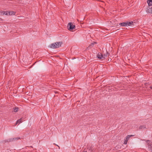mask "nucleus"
Returning a JSON list of instances; mask_svg holds the SVG:
<instances>
[{
    "label": "nucleus",
    "mask_w": 152,
    "mask_h": 152,
    "mask_svg": "<svg viewBox=\"0 0 152 152\" xmlns=\"http://www.w3.org/2000/svg\"><path fill=\"white\" fill-rule=\"evenodd\" d=\"M62 43V42H56L51 44L49 47L53 49L58 48L61 46V45Z\"/></svg>",
    "instance_id": "1"
},
{
    "label": "nucleus",
    "mask_w": 152,
    "mask_h": 152,
    "mask_svg": "<svg viewBox=\"0 0 152 152\" xmlns=\"http://www.w3.org/2000/svg\"><path fill=\"white\" fill-rule=\"evenodd\" d=\"M67 27L69 30H72L75 28V26L73 25L72 23L71 22L68 24Z\"/></svg>",
    "instance_id": "2"
},
{
    "label": "nucleus",
    "mask_w": 152,
    "mask_h": 152,
    "mask_svg": "<svg viewBox=\"0 0 152 152\" xmlns=\"http://www.w3.org/2000/svg\"><path fill=\"white\" fill-rule=\"evenodd\" d=\"M96 57L98 59L102 60H104L106 58L102 54L100 53H98V54L97 55Z\"/></svg>",
    "instance_id": "3"
},
{
    "label": "nucleus",
    "mask_w": 152,
    "mask_h": 152,
    "mask_svg": "<svg viewBox=\"0 0 152 152\" xmlns=\"http://www.w3.org/2000/svg\"><path fill=\"white\" fill-rule=\"evenodd\" d=\"M133 136V135H127L126 137V138L125 139V140L124 142V144H125V145L126 144L129 138H130L132 136Z\"/></svg>",
    "instance_id": "4"
},
{
    "label": "nucleus",
    "mask_w": 152,
    "mask_h": 152,
    "mask_svg": "<svg viewBox=\"0 0 152 152\" xmlns=\"http://www.w3.org/2000/svg\"><path fill=\"white\" fill-rule=\"evenodd\" d=\"M134 24V23L133 21L127 22H125L124 26H130Z\"/></svg>",
    "instance_id": "5"
},
{
    "label": "nucleus",
    "mask_w": 152,
    "mask_h": 152,
    "mask_svg": "<svg viewBox=\"0 0 152 152\" xmlns=\"http://www.w3.org/2000/svg\"><path fill=\"white\" fill-rule=\"evenodd\" d=\"M146 11L148 13L152 14V7L150 8L149 7L147 8Z\"/></svg>",
    "instance_id": "6"
},
{
    "label": "nucleus",
    "mask_w": 152,
    "mask_h": 152,
    "mask_svg": "<svg viewBox=\"0 0 152 152\" xmlns=\"http://www.w3.org/2000/svg\"><path fill=\"white\" fill-rule=\"evenodd\" d=\"M20 138L19 137H15V138H11V139H10V140L9 141H14L15 140H17L19 139H20Z\"/></svg>",
    "instance_id": "7"
},
{
    "label": "nucleus",
    "mask_w": 152,
    "mask_h": 152,
    "mask_svg": "<svg viewBox=\"0 0 152 152\" xmlns=\"http://www.w3.org/2000/svg\"><path fill=\"white\" fill-rule=\"evenodd\" d=\"M147 2L149 6H152V0H147Z\"/></svg>",
    "instance_id": "8"
},
{
    "label": "nucleus",
    "mask_w": 152,
    "mask_h": 152,
    "mask_svg": "<svg viewBox=\"0 0 152 152\" xmlns=\"http://www.w3.org/2000/svg\"><path fill=\"white\" fill-rule=\"evenodd\" d=\"M152 145V142H151V143H150V145H148V148L151 152H152V146H151Z\"/></svg>",
    "instance_id": "9"
},
{
    "label": "nucleus",
    "mask_w": 152,
    "mask_h": 152,
    "mask_svg": "<svg viewBox=\"0 0 152 152\" xmlns=\"http://www.w3.org/2000/svg\"><path fill=\"white\" fill-rule=\"evenodd\" d=\"M10 12H9V11H6V12L3 11L2 13V14H3V15L5 14V15H8V14H9L10 15Z\"/></svg>",
    "instance_id": "10"
},
{
    "label": "nucleus",
    "mask_w": 152,
    "mask_h": 152,
    "mask_svg": "<svg viewBox=\"0 0 152 152\" xmlns=\"http://www.w3.org/2000/svg\"><path fill=\"white\" fill-rule=\"evenodd\" d=\"M97 42H93L91 44L89 45V47H90V48H91L92 47H93V46L95 44H97Z\"/></svg>",
    "instance_id": "11"
},
{
    "label": "nucleus",
    "mask_w": 152,
    "mask_h": 152,
    "mask_svg": "<svg viewBox=\"0 0 152 152\" xmlns=\"http://www.w3.org/2000/svg\"><path fill=\"white\" fill-rule=\"evenodd\" d=\"M22 122V118H20L17 121L16 123V124H17L18 123L20 124V123H21V122Z\"/></svg>",
    "instance_id": "12"
},
{
    "label": "nucleus",
    "mask_w": 152,
    "mask_h": 152,
    "mask_svg": "<svg viewBox=\"0 0 152 152\" xmlns=\"http://www.w3.org/2000/svg\"><path fill=\"white\" fill-rule=\"evenodd\" d=\"M146 126H145V125H142L140 126L139 127V129H144L145 128Z\"/></svg>",
    "instance_id": "13"
},
{
    "label": "nucleus",
    "mask_w": 152,
    "mask_h": 152,
    "mask_svg": "<svg viewBox=\"0 0 152 152\" xmlns=\"http://www.w3.org/2000/svg\"><path fill=\"white\" fill-rule=\"evenodd\" d=\"M109 53H108L107 51L106 50V53L105 54H104L103 56L105 58V57H106L108 56H109Z\"/></svg>",
    "instance_id": "14"
},
{
    "label": "nucleus",
    "mask_w": 152,
    "mask_h": 152,
    "mask_svg": "<svg viewBox=\"0 0 152 152\" xmlns=\"http://www.w3.org/2000/svg\"><path fill=\"white\" fill-rule=\"evenodd\" d=\"M145 141L147 142V144L148 145H150V143H151L150 142L151 141L149 140H145Z\"/></svg>",
    "instance_id": "15"
},
{
    "label": "nucleus",
    "mask_w": 152,
    "mask_h": 152,
    "mask_svg": "<svg viewBox=\"0 0 152 152\" xmlns=\"http://www.w3.org/2000/svg\"><path fill=\"white\" fill-rule=\"evenodd\" d=\"M18 109L19 108H18V107L14 108H13L14 110V111L15 112H18Z\"/></svg>",
    "instance_id": "16"
},
{
    "label": "nucleus",
    "mask_w": 152,
    "mask_h": 152,
    "mask_svg": "<svg viewBox=\"0 0 152 152\" xmlns=\"http://www.w3.org/2000/svg\"><path fill=\"white\" fill-rule=\"evenodd\" d=\"M125 22H122L119 23V25L122 26H124Z\"/></svg>",
    "instance_id": "17"
},
{
    "label": "nucleus",
    "mask_w": 152,
    "mask_h": 152,
    "mask_svg": "<svg viewBox=\"0 0 152 152\" xmlns=\"http://www.w3.org/2000/svg\"><path fill=\"white\" fill-rule=\"evenodd\" d=\"M10 140V139H9L8 140H5L4 141L5 142H12V141H9Z\"/></svg>",
    "instance_id": "18"
},
{
    "label": "nucleus",
    "mask_w": 152,
    "mask_h": 152,
    "mask_svg": "<svg viewBox=\"0 0 152 152\" xmlns=\"http://www.w3.org/2000/svg\"><path fill=\"white\" fill-rule=\"evenodd\" d=\"M150 88L151 89H152V86H150Z\"/></svg>",
    "instance_id": "19"
},
{
    "label": "nucleus",
    "mask_w": 152,
    "mask_h": 152,
    "mask_svg": "<svg viewBox=\"0 0 152 152\" xmlns=\"http://www.w3.org/2000/svg\"><path fill=\"white\" fill-rule=\"evenodd\" d=\"M30 147H31V148H33V147L32 146H30Z\"/></svg>",
    "instance_id": "20"
},
{
    "label": "nucleus",
    "mask_w": 152,
    "mask_h": 152,
    "mask_svg": "<svg viewBox=\"0 0 152 152\" xmlns=\"http://www.w3.org/2000/svg\"><path fill=\"white\" fill-rule=\"evenodd\" d=\"M56 145L57 146H58V147L59 148V146H58V145Z\"/></svg>",
    "instance_id": "21"
}]
</instances>
